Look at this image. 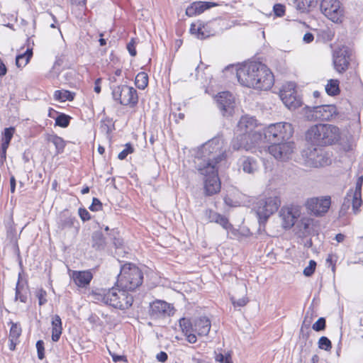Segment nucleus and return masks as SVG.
I'll return each mask as SVG.
<instances>
[{
    "mask_svg": "<svg viewBox=\"0 0 363 363\" xmlns=\"http://www.w3.org/2000/svg\"><path fill=\"white\" fill-rule=\"evenodd\" d=\"M236 75L241 85L259 90H269L274 84L271 70L261 62H251L237 70Z\"/></svg>",
    "mask_w": 363,
    "mask_h": 363,
    "instance_id": "obj_1",
    "label": "nucleus"
},
{
    "mask_svg": "<svg viewBox=\"0 0 363 363\" xmlns=\"http://www.w3.org/2000/svg\"><path fill=\"white\" fill-rule=\"evenodd\" d=\"M340 138L338 127L331 124H317L312 125L306 133V139L313 145L325 147L331 145Z\"/></svg>",
    "mask_w": 363,
    "mask_h": 363,
    "instance_id": "obj_2",
    "label": "nucleus"
},
{
    "mask_svg": "<svg viewBox=\"0 0 363 363\" xmlns=\"http://www.w3.org/2000/svg\"><path fill=\"white\" fill-rule=\"evenodd\" d=\"M143 281V273L141 269L135 264L127 262L121 267L116 286L134 291L142 285Z\"/></svg>",
    "mask_w": 363,
    "mask_h": 363,
    "instance_id": "obj_3",
    "label": "nucleus"
},
{
    "mask_svg": "<svg viewBox=\"0 0 363 363\" xmlns=\"http://www.w3.org/2000/svg\"><path fill=\"white\" fill-rule=\"evenodd\" d=\"M222 145L223 141L219 137H215L206 143L201 148L203 159L197 167H207V164L217 167L226 157L225 151L222 150Z\"/></svg>",
    "mask_w": 363,
    "mask_h": 363,
    "instance_id": "obj_4",
    "label": "nucleus"
},
{
    "mask_svg": "<svg viewBox=\"0 0 363 363\" xmlns=\"http://www.w3.org/2000/svg\"><path fill=\"white\" fill-rule=\"evenodd\" d=\"M294 128L289 123L269 125L264 130V138L268 143L287 142L293 135Z\"/></svg>",
    "mask_w": 363,
    "mask_h": 363,
    "instance_id": "obj_5",
    "label": "nucleus"
},
{
    "mask_svg": "<svg viewBox=\"0 0 363 363\" xmlns=\"http://www.w3.org/2000/svg\"><path fill=\"white\" fill-rule=\"evenodd\" d=\"M199 173L204 176V190L206 196H212L220 190V182L218 174V167L207 164V167H197Z\"/></svg>",
    "mask_w": 363,
    "mask_h": 363,
    "instance_id": "obj_6",
    "label": "nucleus"
},
{
    "mask_svg": "<svg viewBox=\"0 0 363 363\" xmlns=\"http://www.w3.org/2000/svg\"><path fill=\"white\" fill-rule=\"evenodd\" d=\"M111 89L113 100L120 104L130 107H135L138 104V92L133 87L121 84L111 86Z\"/></svg>",
    "mask_w": 363,
    "mask_h": 363,
    "instance_id": "obj_7",
    "label": "nucleus"
},
{
    "mask_svg": "<svg viewBox=\"0 0 363 363\" xmlns=\"http://www.w3.org/2000/svg\"><path fill=\"white\" fill-rule=\"evenodd\" d=\"M280 203V199L277 196L259 200L257 203L256 213L258 217L259 228L261 226L264 227L269 218L278 210Z\"/></svg>",
    "mask_w": 363,
    "mask_h": 363,
    "instance_id": "obj_8",
    "label": "nucleus"
},
{
    "mask_svg": "<svg viewBox=\"0 0 363 363\" xmlns=\"http://www.w3.org/2000/svg\"><path fill=\"white\" fill-rule=\"evenodd\" d=\"M320 8L321 12L333 22H342L344 8L339 0H322Z\"/></svg>",
    "mask_w": 363,
    "mask_h": 363,
    "instance_id": "obj_9",
    "label": "nucleus"
},
{
    "mask_svg": "<svg viewBox=\"0 0 363 363\" xmlns=\"http://www.w3.org/2000/svg\"><path fill=\"white\" fill-rule=\"evenodd\" d=\"M308 110L307 118L309 120L330 121L338 115L335 105H319L316 106H306Z\"/></svg>",
    "mask_w": 363,
    "mask_h": 363,
    "instance_id": "obj_10",
    "label": "nucleus"
},
{
    "mask_svg": "<svg viewBox=\"0 0 363 363\" xmlns=\"http://www.w3.org/2000/svg\"><path fill=\"white\" fill-rule=\"evenodd\" d=\"M121 290V288H116L115 286L108 290L101 289L94 293L95 299L115 308H123L128 305L119 304L120 301L118 300L120 299Z\"/></svg>",
    "mask_w": 363,
    "mask_h": 363,
    "instance_id": "obj_11",
    "label": "nucleus"
},
{
    "mask_svg": "<svg viewBox=\"0 0 363 363\" xmlns=\"http://www.w3.org/2000/svg\"><path fill=\"white\" fill-rule=\"evenodd\" d=\"M254 121L252 118L242 117L238 122V128L240 131L245 130L248 143H252V148L262 140L264 133L252 130Z\"/></svg>",
    "mask_w": 363,
    "mask_h": 363,
    "instance_id": "obj_12",
    "label": "nucleus"
},
{
    "mask_svg": "<svg viewBox=\"0 0 363 363\" xmlns=\"http://www.w3.org/2000/svg\"><path fill=\"white\" fill-rule=\"evenodd\" d=\"M271 145L268 147L270 155L275 159L280 161H286L289 159L294 151V143L280 142L270 143Z\"/></svg>",
    "mask_w": 363,
    "mask_h": 363,
    "instance_id": "obj_13",
    "label": "nucleus"
},
{
    "mask_svg": "<svg viewBox=\"0 0 363 363\" xmlns=\"http://www.w3.org/2000/svg\"><path fill=\"white\" fill-rule=\"evenodd\" d=\"M351 51L345 46L339 48L333 52V65L337 72L343 73L348 69Z\"/></svg>",
    "mask_w": 363,
    "mask_h": 363,
    "instance_id": "obj_14",
    "label": "nucleus"
},
{
    "mask_svg": "<svg viewBox=\"0 0 363 363\" xmlns=\"http://www.w3.org/2000/svg\"><path fill=\"white\" fill-rule=\"evenodd\" d=\"M331 204L330 196L315 197L307 200L306 206L308 211L316 216H323L328 211Z\"/></svg>",
    "mask_w": 363,
    "mask_h": 363,
    "instance_id": "obj_15",
    "label": "nucleus"
},
{
    "mask_svg": "<svg viewBox=\"0 0 363 363\" xmlns=\"http://www.w3.org/2000/svg\"><path fill=\"white\" fill-rule=\"evenodd\" d=\"M216 103L223 116L233 115L235 108V100L233 96L229 91L219 93L217 96Z\"/></svg>",
    "mask_w": 363,
    "mask_h": 363,
    "instance_id": "obj_16",
    "label": "nucleus"
},
{
    "mask_svg": "<svg viewBox=\"0 0 363 363\" xmlns=\"http://www.w3.org/2000/svg\"><path fill=\"white\" fill-rule=\"evenodd\" d=\"M170 305L166 301L156 300L150 305L149 315L152 319H159L166 315H170L172 310Z\"/></svg>",
    "mask_w": 363,
    "mask_h": 363,
    "instance_id": "obj_17",
    "label": "nucleus"
},
{
    "mask_svg": "<svg viewBox=\"0 0 363 363\" xmlns=\"http://www.w3.org/2000/svg\"><path fill=\"white\" fill-rule=\"evenodd\" d=\"M308 157L315 167H323L331 163L329 154L320 148H314L310 152Z\"/></svg>",
    "mask_w": 363,
    "mask_h": 363,
    "instance_id": "obj_18",
    "label": "nucleus"
},
{
    "mask_svg": "<svg viewBox=\"0 0 363 363\" xmlns=\"http://www.w3.org/2000/svg\"><path fill=\"white\" fill-rule=\"evenodd\" d=\"M280 97L285 106L291 110H295L303 105L302 99L294 89L282 91Z\"/></svg>",
    "mask_w": 363,
    "mask_h": 363,
    "instance_id": "obj_19",
    "label": "nucleus"
},
{
    "mask_svg": "<svg viewBox=\"0 0 363 363\" xmlns=\"http://www.w3.org/2000/svg\"><path fill=\"white\" fill-rule=\"evenodd\" d=\"M282 219V225L286 229L293 227L300 216V211L296 208H281L279 213Z\"/></svg>",
    "mask_w": 363,
    "mask_h": 363,
    "instance_id": "obj_20",
    "label": "nucleus"
},
{
    "mask_svg": "<svg viewBox=\"0 0 363 363\" xmlns=\"http://www.w3.org/2000/svg\"><path fill=\"white\" fill-rule=\"evenodd\" d=\"M206 218L211 223H216L221 225L225 230H235L233 225L230 223L228 218L212 209H206L204 211Z\"/></svg>",
    "mask_w": 363,
    "mask_h": 363,
    "instance_id": "obj_21",
    "label": "nucleus"
},
{
    "mask_svg": "<svg viewBox=\"0 0 363 363\" xmlns=\"http://www.w3.org/2000/svg\"><path fill=\"white\" fill-rule=\"evenodd\" d=\"M230 147L233 151H240L242 150H250L252 149V143H248V140L245 130L240 131L231 140Z\"/></svg>",
    "mask_w": 363,
    "mask_h": 363,
    "instance_id": "obj_22",
    "label": "nucleus"
},
{
    "mask_svg": "<svg viewBox=\"0 0 363 363\" xmlns=\"http://www.w3.org/2000/svg\"><path fill=\"white\" fill-rule=\"evenodd\" d=\"M197 23V38L199 39H206L210 36L216 35L218 33V30L214 28L216 24V21L205 23L203 21H199Z\"/></svg>",
    "mask_w": 363,
    "mask_h": 363,
    "instance_id": "obj_23",
    "label": "nucleus"
},
{
    "mask_svg": "<svg viewBox=\"0 0 363 363\" xmlns=\"http://www.w3.org/2000/svg\"><path fill=\"white\" fill-rule=\"evenodd\" d=\"M216 6H218V4L214 2L196 1L186 8V14L188 16H193Z\"/></svg>",
    "mask_w": 363,
    "mask_h": 363,
    "instance_id": "obj_24",
    "label": "nucleus"
},
{
    "mask_svg": "<svg viewBox=\"0 0 363 363\" xmlns=\"http://www.w3.org/2000/svg\"><path fill=\"white\" fill-rule=\"evenodd\" d=\"M211 326V320L207 317H200L194 320V333L199 336L207 335Z\"/></svg>",
    "mask_w": 363,
    "mask_h": 363,
    "instance_id": "obj_25",
    "label": "nucleus"
},
{
    "mask_svg": "<svg viewBox=\"0 0 363 363\" xmlns=\"http://www.w3.org/2000/svg\"><path fill=\"white\" fill-rule=\"evenodd\" d=\"M93 279L92 273L87 271H74L72 279L79 287L85 288L88 286Z\"/></svg>",
    "mask_w": 363,
    "mask_h": 363,
    "instance_id": "obj_26",
    "label": "nucleus"
},
{
    "mask_svg": "<svg viewBox=\"0 0 363 363\" xmlns=\"http://www.w3.org/2000/svg\"><path fill=\"white\" fill-rule=\"evenodd\" d=\"M67 213L68 212H64L60 215L57 222L58 228L61 230H64L74 227L78 230L79 222L74 216L67 215Z\"/></svg>",
    "mask_w": 363,
    "mask_h": 363,
    "instance_id": "obj_27",
    "label": "nucleus"
},
{
    "mask_svg": "<svg viewBox=\"0 0 363 363\" xmlns=\"http://www.w3.org/2000/svg\"><path fill=\"white\" fill-rule=\"evenodd\" d=\"M91 247L96 251H103L105 250L107 242L103 233L100 230H96L91 235Z\"/></svg>",
    "mask_w": 363,
    "mask_h": 363,
    "instance_id": "obj_28",
    "label": "nucleus"
},
{
    "mask_svg": "<svg viewBox=\"0 0 363 363\" xmlns=\"http://www.w3.org/2000/svg\"><path fill=\"white\" fill-rule=\"evenodd\" d=\"M240 161L241 162L240 167L244 172L254 174L258 170L259 167L255 158L244 156L240 159Z\"/></svg>",
    "mask_w": 363,
    "mask_h": 363,
    "instance_id": "obj_29",
    "label": "nucleus"
},
{
    "mask_svg": "<svg viewBox=\"0 0 363 363\" xmlns=\"http://www.w3.org/2000/svg\"><path fill=\"white\" fill-rule=\"evenodd\" d=\"M27 46L26 51L23 54L18 55L16 57V65L18 67L26 66L33 56V47H30V38L27 39Z\"/></svg>",
    "mask_w": 363,
    "mask_h": 363,
    "instance_id": "obj_30",
    "label": "nucleus"
},
{
    "mask_svg": "<svg viewBox=\"0 0 363 363\" xmlns=\"http://www.w3.org/2000/svg\"><path fill=\"white\" fill-rule=\"evenodd\" d=\"M52 340L57 342L60 340L62 331V320L58 315L52 318Z\"/></svg>",
    "mask_w": 363,
    "mask_h": 363,
    "instance_id": "obj_31",
    "label": "nucleus"
},
{
    "mask_svg": "<svg viewBox=\"0 0 363 363\" xmlns=\"http://www.w3.org/2000/svg\"><path fill=\"white\" fill-rule=\"evenodd\" d=\"M319 0H296V8L301 13L313 11L318 5Z\"/></svg>",
    "mask_w": 363,
    "mask_h": 363,
    "instance_id": "obj_32",
    "label": "nucleus"
},
{
    "mask_svg": "<svg viewBox=\"0 0 363 363\" xmlns=\"http://www.w3.org/2000/svg\"><path fill=\"white\" fill-rule=\"evenodd\" d=\"M48 142L52 143L55 147V155H60L64 152L66 143L62 138L57 135H49L47 138Z\"/></svg>",
    "mask_w": 363,
    "mask_h": 363,
    "instance_id": "obj_33",
    "label": "nucleus"
},
{
    "mask_svg": "<svg viewBox=\"0 0 363 363\" xmlns=\"http://www.w3.org/2000/svg\"><path fill=\"white\" fill-rule=\"evenodd\" d=\"M325 91L329 96H337L340 93V82L338 79H329L325 86Z\"/></svg>",
    "mask_w": 363,
    "mask_h": 363,
    "instance_id": "obj_34",
    "label": "nucleus"
},
{
    "mask_svg": "<svg viewBox=\"0 0 363 363\" xmlns=\"http://www.w3.org/2000/svg\"><path fill=\"white\" fill-rule=\"evenodd\" d=\"M128 291L129 290L125 289H121V290L120 299L118 300V301H120L119 304L123 303V305L126 304L128 306L126 307L124 306L123 308H119L120 310H126L133 305V297L128 293Z\"/></svg>",
    "mask_w": 363,
    "mask_h": 363,
    "instance_id": "obj_35",
    "label": "nucleus"
},
{
    "mask_svg": "<svg viewBox=\"0 0 363 363\" xmlns=\"http://www.w3.org/2000/svg\"><path fill=\"white\" fill-rule=\"evenodd\" d=\"M75 94L68 90H57L54 93V99L62 102L69 101L74 99Z\"/></svg>",
    "mask_w": 363,
    "mask_h": 363,
    "instance_id": "obj_36",
    "label": "nucleus"
},
{
    "mask_svg": "<svg viewBox=\"0 0 363 363\" xmlns=\"http://www.w3.org/2000/svg\"><path fill=\"white\" fill-rule=\"evenodd\" d=\"M135 86L140 89H145L148 84V75L147 73L141 72L135 77Z\"/></svg>",
    "mask_w": 363,
    "mask_h": 363,
    "instance_id": "obj_37",
    "label": "nucleus"
},
{
    "mask_svg": "<svg viewBox=\"0 0 363 363\" xmlns=\"http://www.w3.org/2000/svg\"><path fill=\"white\" fill-rule=\"evenodd\" d=\"M349 192L351 196V203L352 206V210L354 213H357L359 210V208L361 206L362 203V194L353 193L352 189H350Z\"/></svg>",
    "mask_w": 363,
    "mask_h": 363,
    "instance_id": "obj_38",
    "label": "nucleus"
},
{
    "mask_svg": "<svg viewBox=\"0 0 363 363\" xmlns=\"http://www.w3.org/2000/svg\"><path fill=\"white\" fill-rule=\"evenodd\" d=\"M72 117L69 115H67L64 113H60L56 116L55 118V125L60 126L61 128H67L69 126L70 123V121Z\"/></svg>",
    "mask_w": 363,
    "mask_h": 363,
    "instance_id": "obj_39",
    "label": "nucleus"
},
{
    "mask_svg": "<svg viewBox=\"0 0 363 363\" xmlns=\"http://www.w3.org/2000/svg\"><path fill=\"white\" fill-rule=\"evenodd\" d=\"M179 326L185 335L189 333H194V320L191 321L189 318H182L179 320Z\"/></svg>",
    "mask_w": 363,
    "mask_h": 363,
    "instance_id": "obj_40",
    "label": "nucleus"
},
{
    "mask_svg": "<svg viewBox=\"0 0 363 363\" xmlns=\"http://www.w3.org/2000/svg\"><path fill=\"white\" fill-rule=\"evenodd\" d=\"M311 321L312 318L308 317V312H307L301 328V333H303V336L306 339H308L310 335L309 328L311 324Z\"/></svg>",
    "mask_w": 363,
    "mask_h": 363,
    "instance_id": "obj_41",
    "label": "nucleus"
},
{
    "mask_svg": "<svg viewBox=\"0 0 363 363\" xmlns=\"http://www.w3.org/2000/svg\"><path fill=\"white\" fill-rule=\"evenodd\" d=\"M11 327L9 331V338H13L18 340L21 335L22 329L21 325L18 323L10 322Z\"/></svg>",
    "mask_w": 363,
    "mask_h": 363,
    "instance_id": "obj_42",
    "label": "nucleus"
},
{
    "mask_svg": "<svg viewBox=\"0 0 363 363\" xmlns=\"http://www.w3.org/2000/svg\"><path fill=\"white\" fill-rule=\"evenodd\" d=\"M21 274H18V280L16 284V294H15V299L18 300L19 299L21 302L26 303L27 301V296L26 294H23L21 293V290L23 289V286L21 284Z\"/></svg>",
    "mask_w": 363,
    "mask_h": 363,
    "instance_id": "obj_43",
    "label": "nucleus"
},
{
    "mask_svg": "<svg viewBox=\"0 0 363 363\" xmlns=\"http://www.w3.org/2000/svg\"><path fill=\"white\" fill-rule=\"evenodd\" d=\"M351 204V196L350 192L348 191L340 207V215L345 216L347 213V211L349 210Z\"/></svg>",
    "mask_w": 363,
    "mask_h": 363,
    "instance_id": "obj_44",
    "label": "nucleus"
},
{
    "mask_svg": "<svg viewBox=\"0 0 363 363\" xmlns=\"http://www.w3.org/2000/svg\"><path fill=\"white\" fill-rule=\"evenodd\" d=\"M215 359L216 362H220V363H233V360L231 358V355L230 353H226L225 354L218 352L215 351Z\"/></svg>",
    "mask_w": 363,
    "mask_h": 363,
    "instance_id": "obj_45",
    "label": "nucleus"
},
{
    "mask_svg": "<svg viewBox=\"0 0 363 363\" xmlns=\"http://www.w3.org/2000/svg\"><path fill=\"white\" fill-rule=\"evenodd\" d=\"M318 344V347L321 350L330 351L332 349V342L327 337L322 336L320 337Z\"/></svg>",
    "mask_w": 363,
    "mask_h": 363,
    "instance_id": "obj_46",
    "label": "nucleus"
},
{
    "mask_svg": "<svg viewBox=\"0 0 363 363\" xmlns=\"http://www.w3.org/2000/svg\"><path fill=\"white\" fill-rule=\"evenodd\" d=\"M125 148L122 150L118 155V158L121 160H125L126 157L134 152L133 145L128 143L125 144Z\"/></svg>",
    "mask_w": 363,
    "mask_h": 363,
    "instance_id": "obj_47",
    "label": "nucleus"
},
{
    "mask_svg": "<svg viewBox=\"0 0 363 363\" xmlns=\"http://www.w3.org/2000/svg\"><path fill=\"white\" fill-rule=\"evenodd\" d=\"M326 328V320L325 318L320 317L318 320L313 325L312 328L316 331H323Z\"/></svg>",
    "mask_w": 363,
    "mask_h": 363,
    "instance_id": "obj_48",
    "label": "nucleus"
},
{
    "mask_svg": "<svg viewBox=\"0 0 363 363\" xmlns=\"http://www.w3.org/2000/svg\"><path fill=\"white\" fill-rule=\"evenodd\" d=\"M14 133H15V128H13V127H9V128H4V132L2 133V135H3L2 140L6 141L10 143L11 141V139L13 136Z\"/></svg>",
    "mask_w": 363,
    "mask_h": 363,
    "instance_id": "obj_49",
    "label": "nucleus"
},
{
    "mask_svg": "<svg viewBox=\"0 0 363 363\" xmlns=\"http://www.w3.org/2000/svg\"><path fill=\"white\" fill-rule=\"evenodd\" d=\"M316 265H317V264H316L315 261L310 260L308 266L306 267L303 269V274L306 277H311V276H312L314 274V272H315Z\"/></svg>",
    "mask_w": 363,
    "mask_h": 363,
    "instance_id": "obj_50",
    "label": "nucleus"
},
{
    "mask_svg": "<svg viewBox=\"0 0 363 363\" xmlns=\"http://www.w3.org/2000/svg\"><path fill=\"white\" fill-rule=\"evenodd\" d=\"M273 11L277 17H282L285 14V6L281 4H276L274 5Z\"/></svg>",
    "mask_w": 363,
    "mask_h": 363,
    "instance_id": "obj_51",
    "label": "nucleus"
},
{
    "mask_svg": "<svg viewBox=\"0 0 363 363\" xmlns=\"http://www.w3.org/2000/svg\"><path fill=\"white\" fill-rule=\"evenodd\" d=\"M46 296H47V292L43 288H40L37 291L36 296L38 298V303L40 306H43L44 304H45L47 303V299L45 298Z\"/></svg>",
    "mask_w": 363,
    "mask_h": 363,
    "instance_id": "obj_52",
    "label": "nucleus"
},
{
    "mask_svg": "<svg viewBox=\"0 0 363 363\" xmlns=\"http://www.w3.org/2000/svg\"><path fill=\"white\" fill-rule=\"evenodd\" d=\"M36 348L38 352V357L39 359H43L45 358V347H44V342L41 340H39L36 342Z\"/></svg>",
    "mask_w": 363,
    "mask_h": 363,
    "instance_id": "obj_53",
    "label": "nucleus"
},
{
    "mask_svg": "<svg viewBox=\"0 0 363 363\" xmlns=\"http://www.w3.org/2000/svg\"><path fill=\"white\" fill-rule=\"evenodd\" d=\"M103 204L101 201L97 198H93L92 203L89 206V209L91 211H99L102 210Z\"/></svg>",
    "mask_w": 363,
    "mask_h": 363,
    "instance_id": "obj_54",
    "label": "nucleus"
},
{
    "mask_svg": "<svg viewBox=\"0 0 363 363\" xmlns=\"http://www.w3.org/2000/svg\"><path fill=\"white\" fill-rule=\"evenodd\" d=\"M115 230H112L110 233H108V235L110 236L111 239L113 240V244L115 246L116 248H119L123 245V240L116 238L115 235Z\"/></svg>",
    "mask_w": 363,
    "mask_h": 363,
    "instance_id": "obj_55",
    "label": "nucleus"
},
{
    "mask_svg": "<svg viewBox=\"0 0 363 363\" xmlns=\"http://www.w3.org/2000/svg\"><path fill=\"white\" fill-rule=\"evenodd\" d=\"M78 213L83 222L88 221L91 219V215L89 211L84 208H79Z\"/></svg>",
    "mask_w": 363,
    "mask_h": 363,
    "instance_id": "obj_56",
    "label": "nucleus"
},
{
    "mask_svg": "<svg viewBox=\"0 0 363 363\" xmlns=\"http://www.w3.org/2000/svg\"><path fill=\"white\" fill-rule=\"evenodd\" d=\"M135 44L136 41L134 38H132L130 41L127 44V49L128 50L129 54L132 57H135L137 55Z\"/></svg>",
    "mask_w": 363,
    "mask_h": 363,
    "instance_id": "obj_57",
    "label": "nucleus"
},
{
    "mask_svg": "<svg viewBox=\"0 0 363 363\" xmlns=\"http://www.w3.org/2000/svg\"><path fill=\"white\" fill-rule=\"evenodd\" d=\"M231 301H232V303L234 306H239V307L245 306L248 301L246 298H242L235 300V298H233V297L231 298Z\"/></svg>",
    "mask_w": 363,
    "mask_h": 363,
    "instance_id": "obj_58",
    "label": "nucleus"
},
{
    "mask_svg": "<svg viewBox=\"0 0 363 363\" xmlns=\"http://www.w3.org/2000/svg\"><path fill=\"white\" fill-rule=\"evenodd\" d=\"M362 184H363V176H361V177H358V179L357 180L355 190H354V191H353V193L362 194Z\"/></svg>",
    "mask_w": 363,
    "mask_h": 363,
    "instance_id": "obj_59",
    "label": "nucleus"
},
{
    "mask_svg": "<svg viewBox=\"0 0 363 363\" xmlns=\"http://www.w3.org/2000/svg\"><path fill=\"white\" fill-rule=\"evenodd\" d=\"M156 359L158 362L164 363L167 360L168 355L165 352L161 351L157 354Z\"/></svg>",
    "mask_w": 363,
    "mask_h": 363,
    "instance_id": "obj_60",
    "label": "nucleus"
},
{
    "mask_svg": "<svg viewBox=\"0 0 363 363\" xmlns=\"http://www.w3.org/2000/svg\"><path fill=\"white\" fill-rule=\"evenodd\" d=\"M309 225H310V222H309L308 219L302 218L301 220V225H300L301 230H303L305 232H306L308 230V229L309 228Z\"/></svg>",
    "mask_w": 363,
    "mask_h": 363,
    "instance_id": "obj_61",
    "label": "nucleus"
},
{
    "mask_svg": "<svg viewBox=\"0 0 363 363\" xmlns=\"http://www.w3.org/2000/svg\"><path fill=\"white\" fill-rule=\"evenodd\" d=\"M101 78H98L94 82V91L97 94H99L101 91Z\"/></svg>",
    "mask_w": 363,
    "mask_h": 363,
    "instance_id": "obj_62",
    "label": "nucleus"
},
{
    "mask_svg": "<svg viewBox=\"0 0 363 363\" xmlns=\"http://www.w3.org/2000/svg\"><path fill=\"white\" fill-rule=\"evenodd\" d=\"M186 336V340L189 343H195L197 341V338L195 334L194 333H189L187 335H185Z\"/></svg>",
    "mask_w": 363,
    "mask_h": 363,
    "instance_id": "obj_63",
    "label": "nucleus"
},
{
    "mask_svg": "<svg viewBox=\"0 0 363 363\" xmlns=\"http://www.w3.org/2000/svg\"><path fill=\"white\" fill-rule=\"evenodd\" d=\"M313 39L314 36L311 33H306L303 36V40L306 43H310L313 40Z\"/></svg>",
    "mask_w": 363,
    "mask_h": 363,
    "instance_id": "obj_64",
    "label": "nucleus"
}]
</instances>
